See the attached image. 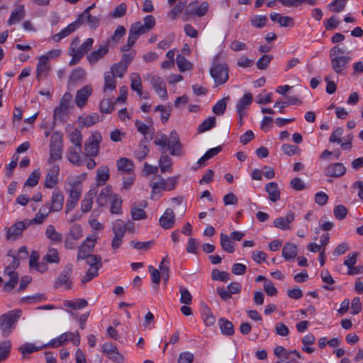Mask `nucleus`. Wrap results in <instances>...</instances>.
<instances>
[{"mask_svg": "<svg viewBox=\"0 0 363 363\" xmlns=\"http://www.w3.org/2000/svg\"><path fill=\"white\" fill-rule=\"evenodd\" d=\"M68 118V92H65L60 100V105L57 106L53 113V122L52 129L44 127V124L41 127L45 129V136H62L63 133L60 128L67 130L68 125L66 123Z\"/></svg>", "mask_w": 363, "mask_h": 363, "instance_id": "nucleus-1", "label": "nucleus"}, {"mask_svg": "<svg viewBox=\"0 0 363 363\" xmlns=\"http://www.w3.org/2000/svg\"><path fill=\"white\" fill-rule=\"evenodd\" d=\"M154 143L158 146L162 153L167 152L172 156L181 157L183 155L182 145L179 138H157Z\"/></svg>", "mask_w": 363, "mask_h": 363, "instance_id": "nucleus-2", "label": "nucleus"}, {"mask_svg": "<svg viewBox=\"0 0 363 363\" xmlns=\"http://www.w3.org/2000/svg\"><path fill=\"white\" fill-rule=\"evenodd\" d=\"M209 72L211 77L213 79L214 87L225 84L229 79L228 66L225 63H220L218 56L213 59Z\"/></svg>", "mask_w": 363, "mask_h": 363, "instance_id": "nucleus-3", "label": "nucleus"}, {"mask_svg": "<svg viewBox=\"0 0 363 363\" xmlns=\"http://www.w3.org/2000/svg\"><path fill=\"white\" fill-rule=\"evenodd\" d=\"M21 311H11L0 316V330L4 337H8L16 327Z\"/></svg>", "mask_w": 363, "mask_h": 363, "instance_id": "nucleus-4", "label": "nucleus"}, {"mask_svg": "<svg viewBox=\"0 0 363 363\" xmlns=\"http://www.w3.org/2000/svg\"><path fill=\"white\" fill-rule=\"evenodd\" d=\"M86 178V173H83L74 179L69 189V211L74 208L81 197L82 182Z\"/></svg>", "mask_w": 363, "mask_h": 363, "instance_id": "nucleus-5", "label": "nucleus"}, {"mask_svg": "<svg viewBox=\"0 0 363 363\" xmlns=\"http://www.w3.org/2000/svg\"><path fill=\"white\" fill-rule=\"evenodd\" d=\"M208 3L203 1L199 4L198 1H194L190 3L186 8L183 18L184 21H189L190 18L194 16L202 17L205 16L208 10Z\"/></svg>", "mask_w": 363, "mask_h": 363, "instance_id": "nucleus-6", "label": "nucleus"}, {"mask_svg": "<svg viewBox=\"0 0 363 363\" xmlns=\"http://www.w3.org/2000/svg\"><path fill=\"white\" fill-rule=\"evenodd\" d=\"M30 225L28 224L27 220L18 221L12 225L10 228H6V239L8 240H16L21 236L23 231Z\"/></svg>", "mask_w": 363, "mask_h": 363, "instance_id": "nucleus-7", "label": "nucleus"}, {"mask_svg": "<svg viewBox=\"0 0 363 363\" xmlns=\"http://www.w3.org/2000/svg\"><path fill=\"white\" fill-rule=\"evenodd\" d=\"M108 42L102 41L97 50H94L89 55H87L86 58L88 62L91 65H95L100 60L107 55L109 50Z\"/></svg>", "mask_w": 363, "mask_h": 363, "instance_id": "nucleus-8", "label": "nucleus"}, {"mask_svg": "<svg viewBox=\"0 0 363 363\" xmlns=\"http://www.w3.org/2000/svg\"><path fill=\"white\" fill-rule=\"evenodd\" d=\"M331 67L337 74H344L345 70L351 61L350 56L333 57H330Z\"/></svg>", "mask_w": 363, "mask_h": 363, "instance_id": "nucleus-9", "label": "nucleus"}, {"mask_svg": "<svg viewBox=\"0 0 363 363\" xmlns=\"http://www.w3.org/2000/svg\"><path fill=\"white\" fill-rule=\"evenodd\" d=\"M62 138H52L50 141V157L48 162L52 163L62 157Z\"/></svg>", "mask_w": 363, "mask_h": 363, "instance_id": "nucleus-10", "label": "nucleus"}, {"mask_svg": "<svg viewBox=\"0 0 363 363\" xmlns=\"http://www.w3.org/2000/svg\"><path fill=\"white\" fill-rule=\"evenodd\" d=\"M295 220V215L292 211H288L285 216H281L274 220V226L281 230L291 229L292 222Z\"/></svg>", "mask_w": 363, "mask_h": 363, "instance_id": "nucleus-11", "label": "nucleus"}, {"mask_svg": "<svg viewBox=\"0 0 363 363\" xmlns=\"http://www.w3.org/2000/svg\"><path fill=\"white\" fill-rule=\"evenodd\" d=\"M150 82L155 92L164 100L167 99V91L163 79L158 76H150Z\"/></svg>", "mask_w": 363, "mask_h": 363, "instance_id": "nucleus-12", "label": "nucleus"}, {"mask_svg": "<svg viewBox=\"0 0 363 363\" xmlns=\"http://www.w3.org/2000/svg\"><path fill=\"white\" fill-rule=\"evenodd\" d=\"M92 91V88L89 85H86L77 91L74 100L77 107L82 108L86 106Z\"/></svg>", "mask_w": 363, "mask_h": 363, "instance_id": "nucleus-13", "label": "nucleus"}, {"mask_svg": "<svg viewBox=\"0 0 363 363\" xmlns=\"http://www.w3.org/2000/svg\"><path fill=\"white\" fill-rule=\"evenodd\" d=\"M252 101V94L246 93L239 99L236 105V111L240 116V124L242 125V118L246 116L245 109Z\"/></svg>", "mask_w": 363, "mask_h": 363, "instance_id": "nucleus-14", "label": "nucleus"}, {"mask_svg": "<svg viewBox=\"0 0 363 363\" xmlns=\"http://www.w3.org/2000/svg\"><path fill=\"white\" fill-rule=\"evenodd\" d=\"M346 172V168L342 163L336 162L329 164L324 170L325 176L330 177H340Z\"/></svg>", "mask_w": 363, "mask_h": 363, "instance_id": "nucleus-15", "label": "nucleus"}, {"mask_svg": "<svg viewBox=\"0 0 363 363\" xmlns=\"http://www.w3.org/2000/svg\"><path fill=\"white\" fill-rule=\"evenodd\" d=\"M160 225L164 229H171L175 223V215L172 209L167 208L160 218Z\"/></svg>", "mask_w": 363, "mask_h": 363, "instance_id": "nucleus-16", "label": "nucleus"}, {"mask_svg": "<svg viewBox=\"0 0 363 363\" xmlns=\"http://www.w3.org/2000/svg\"><path fill=\"white\" fill-rule=\"evenodd\" d=\"M48 62L47 56L39 57L36 67V78L38 80H40L41 79L46 77L48 74L50 66Z\"/></svg>", "mask_w": 363, "mask_h": 363, "instance_id": "nucleus-17", "label": "nucleus"}, {"mask_svg": "<svg viewBox=\"0 0 363 363\" xmlns=\"http://www.w3.org/2000/svg\"><path fill=\"white\" fill-rule=\"evenodd\" d=\"M98 193L97 189H90L84 196L82 201L81 210L83 213L89 212L92 207L93 199L96 196Z\"/></svg>", "mask_w": 363, "mask_h": 363, "instance_id": "nucleus-18", "label": "nucleus"}, {"mask_svg": "<svg viewBox=\"0 0 363 363\" xmlns=\"http://www.w3.org/2000/svg\"><path fill=\"white\" fill-rule=\"evenodd\" d=\"M150 140L148 138H143L137 150L134 152V155L139 161H142L145 158L149 152Z\"/></svg>", "mask_w": 363, "mask_h": 363, "instance_id": "nucleus-19", "label": "nucleus"}, {"mask_svg": "<svg viewBox=\"0 0 363 363\" xmlns=\"http://www.w3.org/2000/svg\"><path fill=\"white\" fill-rule=\"evenodd\" d=\"M117 169L119 172L131 174L134 169L133 162L127 157H121L116 161Z\"/></svg>", "mask_w": 363, "mask_h": 363, "instance_id": "nucleus-20", "label": "nucleus"}, {"mask_svg": "<svg viewBox=\"0 0 363 363\" xmlns=\"http://www.w3.org/2000/svg\"><path fill=\"white\" fill-rule=\"evenodd\" d=\"M50 211H52L50 209V204L49 203L45 204L40 208L38 213L35 215V218L33 220H27L28 224L30 225L32 223H34V224L43 223Z\"/></svg>", "mask_w": 363, "mask_h": 363, "instance_id": "nucleus-21", "label": "nucleus"}, {"mask_svg": "<svg viewBox=\"0 0 363 363\" xmlns=\"http://www.w3.org/2000/svg\"><path fill=\"white\" fill-rule=\"evenodd\" d=\"M271 20L277 22L282 27H292L294 25V20L290 16H281L278 13H271L269 14Z\"/></svg>", "mask_w": 363, "mask_h": 363, "instance_id": "nucleus-22", "label": "nucleus"}, {"mask_svg": "<svg viewBox=\"0 0 363 363\" xmlns=\"http://www.w3.org/2000/svg\"><path fill=\"white\" fill-rule=\"evenodd\" d=\"M265 191L268 194L269 199L272 202H277L280 199L281 192L276 182H272L265 185Z\"/></svg>", "mask_w": 363, "mask_h": 363, "instance_id": "nucleus-23", "label": "nucleus"}, {"mask_svg": "<svg viewBox=\"0 0 363 363\" xmlns=\"http://www.w3.org/2000/svg\"><path fill=\"white\" fill-rule=\"evenodd\" d=\"M26 15V11L23 5H18L11 12L8 20L9 25H13L21 21Z\"/></svg>", "mask_w": 363, "mask_h": 363, "instance_id": "nucleus-24", "label": "nucleus"}, {"mask_svg": "<svg viewBox=\"0 0 363 363\" xmlns=\"http://www.w3.org/2000/svg\"><path fill=\"white\" fill-rule=\"evenodd\" d=\"M298 254L297 246L291 242H286L282 249V256L286 260L294 259Z\"/></svg>", "mask_w": 363, "mask_h": 363, "instance_id": "nucleus-25", "label": "nucleus"}, {"mask_svg": "<svg viewBox=\"0 0 363 363\" xmlns=\"http://www.w3.org/2000/svg\"><path fill=\"white\" fill-rule=\"evenodd\" d=\"M58 167H53L52 169L49 170L45 181V187L51 189L55 186L57 182V174H58Z\"/></svg>", "mask_w": 363, "mask_h": 363, "instance_id": "nucleus-26", "label": "nucleus"}, {"mask_svg": "<svg viewBox=\"0 0 363 363\" xmlns=\"http://www.w3.org/2000/svg\"><path fill=\"white\" fill-rule=\"evenodd\" d=\"M45 235L52 243L58 244L62 241V235L57 232L52 225H48L45 230Z\"/></svg>", "mask_w": 363, "mask_h": 363, "instance_id": "nucleus-27", "label": "nucleus"}, {"mask_svg": "<svg viewBox=\"0 0 363 363\" xmlns=\"http://www.w3.org/2000/svg\"><path fill=\"white\" fill-rule=\"evenodd\" d=\"M218 325L222 334L227 336H232L234 334V326L230 320L221 318L218 320Z\"/></svg>", "mask_w": 363, "mask_h": 363, "instance_id": "nucleus-28", "label": "nucleus"}, {"mask_svg": "<svg viewBox=\"0 0 363 363\" xmlns=\"http://www.w3.org/2000/svg\"><path fill=\"white\" fill-rule=\"evenodd\" d=\"M159 167L162 173L171 172L172 169V160L167 154L162 153L159 160Z\"/></svg>", "mask_w": 363, "mask_h": 363, "instance_id": "nucleus-29", "label": "nucleus"}, {"mask_svg": "<svg viewBox=\"0 0 363 363\" xmlns=\"http://www.w3.org/2000/svg\"><path fill=\"white\" fill-rule=\"evenodd\" d=\"M100 140H91L85 143L84 145V153L86 155L96 156L99 152V145Z\"/></svg>", "mask_w": 363, "mask_h": 363, "instance_id": "nucleus-30", "label": "nucleus"}, {"mask_svg": "<svg viewBox=\"0 0 363 363\" xmlns=\"http://www.w3.org/2000/svg\"><path fill=\"white\" fill-rule=\"evenodd\" d=\"M94 6L95 4H93L87 7L83 13L78 16L77 19L74 22L69 23V33L73 32L79 26L85 21L86 16L90 15L89 12Z\"/></svg>", "mask_w": 363, "mask_h": 363, "instance_id": "nucleus-31", "label": "nucleus"}, {"mask_svg": "<svg viewBox=\"0 0 363 363\" xmlns=\"http://www.w3.org/2000/svg\"><path fill=\"white\" fill-rule=\"evenodd\" d=\"M67 340H68V333H64L62 335H60L59 337L51 340L47 344L43 345V347H44V348L59 347L61 345H62L64 343H65Z\"/></svg>", "mask_w": 363, "mask_h": 363, "instance_id": "nucleus-32", "label": "nucleus"}, {"mask_svg": "<svg viewBox=\"0 0 363 363\" xmlns=\"http://www.w3.org/2000/svg\"><path fill=\"white\" fill-rule=\"evenodd\" d=\"M63 196L57 191H54L52 196V204L50 205V209L52 211H57L62 209L63 206Z\"/></svg>", "mask_w": 363, "mask_h": 363, "instance_id": "nucleus-33", "label": "nucleus"}, {"mask_svg": "<svg viewBox=\"0 0 363 363\" xmlns=\"http://www.w3.org/2000/svg\"><path fill=\"white\" fill-rule=\"evenodd\" d=\"M111 199V188L106 186L101 189L99 193L96 202L99 206H105L107 202Z\"/></svg>", "mask_w": 363, "mask_h": 363, "instance_id": "nucleus-34", "label": "nucleus"}, {"mask_svg": "<svg viewBox=\"0 0 363 363\" xmlns=\"http://www.w3.org/2000/svg\"><path fill=\"white\" fill-rule=\"evenodd\" d=\"M220 246L222 249L228 252L233 253L235 251L234 244L231 241V238L225 233H220Z\"/></svg>", "mask_w": 363, "mask_h": 363, "instance_id": "nucleus-35", "label": "nucleus"}, {"mask_svg": "<svg viewBox=\"0 0 363 363\" xmlns=\"http://www.w3.org/2000/svg\"><path fill=\"white\" fill-rule=\"evenodd\" d=\"M125 33V29L123 26H118L113 35L105 42H108L109 46H116L118 43L119 39Z\"/></svg>", "mask_w": 363, "mask_h": 363, "instance_id": "nucleus-36", "label": "nucleus"}, {"mask_svg": "<svg viewBox=\"0 0 363 363\" xmlns=\"http://www.w3.org/2000/svg\"><path fill=\"white\" fill-rule=\"evenodd\" d=\"M140 206V208L133 206L131 208V216L133 220H140L146 218V214L143 208L147 206V202L145 201H141Z\"/></svg>", "mask_w": 363, "mask_h": 363, "instance_id": "nucleus-37", "label": "nucleus"}, {"mask_svg": "<svg viewBox=\"0 0 363 363\" xmlns=\"http://www.w3.org/2000/svg\"><path fill=\"white\" fill-rule=\"evenodd\" d=\"M150 186L152 189V194L159 193L161 190H165L164 179L160 176H155L150 183Z\"/></svg>", "mask_w": 363, "mask_h": 363, "instance_id": "nucleus-38", "label": "nucleus"}, {"mask_svg": "<svg viewBox=\"0 0 363 363\" xmlns=\"http://www.w3.org/2000/svg\"><path fill=\"white\" fill-rule=\"evenodd\" d=\"M229 100L230 96H227L217 101L212 108L213 112L218 116L223 115L226 110L227 102Z\"/></svg>", "mask_w": 363, "mask_h": 363, "instance_id": "nucleus-39", "label": "nucleus"}, {"mask_svg": "<svg viewBox=\"0 0 363 363\" xmlns=\"http://www.w3.org/2000/svg\"><path fill=\"white\" fill-rule=\"evenodd\" d=\"M6 274L9 276L10 279L5 283L3 290L4 291H11L15 288L18 283V274L16 272H10Z\"/></svg>", "mask_w": 363, "mask_h": 363, "instance_id": "nucleus-40", "label": "nucleus"}, {"mask_svg": "<svg viewBox=\"0 0 363 363\" xmlns=\"http://www.w3.org/2000/svg\"><path fill=\"white\" fill-rule=\"evenodd\" d=\"M221 150V146H217L216 147L209 149L201 158L199 159L197 163L199 165H204L207 160L218 155Z\"/></svg>", "mask_w": 363, "mask_h": 363, "instance_id": "nucleus-41", "label": "nucleus"}, {"mask_svg": "<svg viewBox=\"0 0 363 363\" xmlns=\"http://www.w3.org/2000/svg\"><path fill=\"white\" fill-rule=\"evenodd\" d=\"M114 236L123 238L127 227L122 220H116L112 225Z\"/></svg>", "mask_w": 363, "mask_h": 363, "instance_id": "nucleus-42", "label": "nucleus"}, {"mask_svg": "<svg viewBox=\"0 0 363 363\" xmlns=\"http://www.w3.org/2000/svg\"><path fill=\"white\" fill-rule=\"evenodd\" d=\"M96 180L98 185L104 184L109 179V170L107 167H100L96 171Z\"/></svg>", "mask_w": 363, "mask_h": 363, "instance_id": "nucleus-43", "label": "nucleus"}, {"mask_svg": "<svg viewBox=\"0 0 363 363\" xmlns=\"http://www.w3.org/2000/svg\"><path fill=\"white\" fill-rule=\"evenodd\" d=\"M216 123V118L215 116H211L203 121L198 128V133H201L206 130H208L213 128Z\"/></svg>", "mask_w": 363, "mask_h": 363, "instance_id": "nucleus-44", "label": "nucleus"}, {"mask_svg": "<svg viewBox=\"0 0 363 363\" xmlns=\"http://www.w3.org/2000/svg\"><path fill=\"white\" fill-rule=\"evenodd\" d=\"M115 77H116L110 72H106L104 74L105 84L104 90L105 91H113L116 89V81L115 79Z\"/></svg>", "mask_w": 363, "mask_h": 363, "instance_id": "nucleus-45", "label": "nucleus"}, {"mask_svg": "<svg viewBox=\"0 0 363 363\" xmlns=\"http://www.w3.org/2000/svg\"><path fill=\"white\" fill-rule=\"evenodd\" d=\"M11 348V342L6 340L0 342V362L5 360L9 355Z\"/></svg>", "mask_w": 363, "mask_h": 363, "instance_id": "nucleus-46", "label": "nucleus"}, {"mask_svg": "<svg viewBox=\"0 0 363 363\" xmlns=\"http://www.w3.org/2000/svg\"><path fill=\"white\" fill-rule=\"evenodd\" d=\"M267 22L266 16L255 15L250 19L251 25L256 28H262L264 27Z\"/></svg>", "mask_w": 363, "mask_h": 363, "instance_id": "nucleus-47", "label": "nucleus"}, {"mask_svg": "<svg viewBox=\"0 0 363 363\" xmlns=\"http://www.w3.org/2000/svg\"><path fill=\"white\" fill-rule=\"evenodd\" d=\"M85 76L86 71L83 68L78 67L74 69L71 72V74L69 75V81L74 82L82 81L85 78Z\"/></svg>", "mask_w": 363, "mask_h": 363, "instance_id": "nucleus-48", "label": "nucleus"}, {"mask_svg": "<svg viewBox=\"0 0 363 363\" xmlns=\"http://www.w3.org/2000/svg\"><path fill=\"white\" fill-rule=\"evenodd\" d=\"M177 65L180 72L190 70L192 68L191 64L182 55L177 56Z\"/></svg>", "mask_w": 363, "mask_h": 363, "instance_id": "nucleus-49", "label": "nucleus"}, {"mask_svg": "<svg viewBox=\"0 0 363 363\" xmlns=\"http://www.w3.org/2000/svg\"><path fill=\"white\" fill-rule=\"evenodd\" d=\"M84 259L90 267H97L99 269L102 267L101 257L99 255L90 254Z\"/></svg>", "mask_w": 363, "mask_h": 363, "instance_id": "nucleus-50", "label": "nucleus"}, {"mask_svg": "<svg viewBox=\"0 0 363 363\" xmlns=\"http://www.w3.org/2000/svg\"><path fill=\"white\" fill-rule=\"evenodd\" d=\"M301 358L300 353L296 350H291L289 352L285 359H280L276 363H299L298 359Z\"/></svg>", "mask_w": 363, "mask_h": 363, "instance_id": "nucleus-51", "label": "nucleus"}, {"mask_svg": "<svg viewBox=\"0 0 363 363\" xmlns=\"http://www.w3.org/2000/svg\"><path fill=\"white\" fill-rule=\"evenodd\" d=\"M98 116L96 114L80 116L79 117L78 122L79 125L89 127L95 124L98 121Z\"/></svg>", "mask_w": 363, "mask_h": 363, "instance_id": "nucleus-52", "label": "nucleus"}, {"mask_svg": "<svg viewBox=\"0 0 363 363\" xmlns=\"http://www.w3.org/2000/svg\"><path fill=\"white\" fill-rule=\"evenodd\" d=\"M347 0H335L328 5L330 10L335 13L341 12L346 6Z\"/></svg>", "mask_w": 363, "mask_h": 363, "instance_id": "nucleus-53", "label": "nucleus"}, {"mask_svg": "<svg viewBox=\"0 0 363 363\" xmlns=\"http://www.w3.org/2000/svg\"><path fill=\"white\" fill-rule=\"evenodd\" d=\"M43 349H45L43 347V345L40 347H36L33 344L30 343H26L21 346L19 347L18 350L21 352V354L24 356L26 354H30L34 352H37L39 350H41Z\"/></svg>", "mask_w": 363, "mask_h": 363, "instance_id": "nucleus-54", "label": "nucleus"}, {"mask_svg": "<svg viewBox=\"0 0 363 363\" xmlns=\"http://www.w3.org/2000/svg\"><path fill=\"white\" fill-rule=\"evenodd\" d=\"M211 278L213 280H218L226 282L230 279V274L226 272L214 269L211 272Z\"/></svg>", "mask_w": 363, "mask_h": 363, "instance_id": "nucleus-55", "label": "nucleus"}, {"mask_svg": "<svg viewBox=\"0 0 363 363\" xmlns=\"http://www.w3.org/2000/svg\"><path fill=\"white\" fill-rule=\"evenodd\" d=\"M98 271L99 269L97 267H89L86 274L82 277L81 282L82 284H86L90 281L99 275Z\"/></svg>", "mask_w": 363, "mask_h": 363, "instance_id": "nucleus-56", "label": "nucleus"}, {"mask_svg": "<svg viewBox=\"0 0 363 363\" xmlns=\"http://www.w3.org/2000/svg\"><path fill=\"white\" fill-rule=\"evenodd\" d=\"M122 200L116 194L113 195L111 205V213L119 214L121 211Z\"/></svg>", "mask_w": 363, "mask_h": 363, "instance_id": "nucleus-57", "label": "nucleus"}, {"mask_svg": "<svg viewBox=\"0 0 363 363\" xmlns=\"http://www.w3.org/2000/svg\"><path fill=\"white\" fill-rule=\"evenodd\" d=\"M179 292L181 303L185 305H190L192 302V296L189 290L183 286H180Z\"/></svg>", "mask_w": 363, "mask_h": 363, "instance_id": "nucleus-58", "label": "nucleus"}, {"mask_svg": "<svg viewBox=\"0 0 363 363\" xmlns=\"http://www.w3.org/2000/svg\"><path fill=\"white\" fill-rule=\"evenodd\" d=\"M127 67L121 63H115L111 66V72L115 77L122 78L127 71Z\"/></svg>", "mask_w": 363, "mask_h": 363, "instance_id": "nucleus-59", "label": "nucleus"}, {"mask_svg": "<svg viewBox=\"0 0 363 363\" xmlns=\"http://www.w3.org/2000/svg\"><path fill=\"white\" fill-rule=\"evenodd\" d=\"M40 178V172L38 169L34 170L26 181L24 185L33 187L38 183Z\"/></svg>", "mask_w": 363, "mask_h": 363, "instance_id": "nucleus-60", "label": "nucleus"}, {"mask_svg": "<svg viewBox=\"0 0 363 363\" xmlns=\"http://www.w3.org/2000/svg\"><path fill=\"white\" fill-rule=\"evenodd\" d=\"M186 7V1H179L169 13L168 16L172 19H175Z\"/></svg>", "mask_w": 363, "mask_h": 363, "instance_id": "nucleus-61", "label": "nucleus"}, {"mask_svg": "<svg viewBox=\"0 0 363 363\" xmlns=\"http://www.w3.org/2000/svg\"><path fill=\"white\" fill-rule=\"evenodd\" d=\"M114 109L113 101L109 99H104L100 103V110L102 113H109Z\"/></svg>", "mask_w": 363, "mask_h": 363, "instance_id": "nucleus-62", "label": "nucleus"}, {"mask_svg": "<svg viewBox=\"0 0 363 363\" xmlns=\"http://www.w3.org/2000/svg\"><path fill=\"white\" fill-rule=\"evenodd\" d=\"M130 30H131L135 35L139 37L140 35L144 34L149 31L147 28L144 27V25L140 22L134 23L130 28Z\"/></svg>", "mask_w": 363, "mask_h": 363, "instance_id": "nucleus-63", "label": "nucleus"}, {"mask_svg": "<svg viewBox=\"0 0 363 363\" xmlns=\"http://www.w3.org/2000/svg\"><path fill=\"white\" fill-rule=\"evenodd\" d=\"M130 79L131 82L130 88L132 90L135 91L137 89L138 90L140 88H142V82L139 74L136 72L130 74Z\"/></svg>", "mask_w": 363, "mask_h": 363, "instance_id": "nucleus-64", "label": "nucleus"}]
</instances>
